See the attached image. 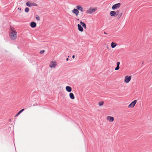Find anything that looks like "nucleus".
Wrapping results in <instances>:
<instances>
[{
	"instance_id": "f257e3e1",
	"label": "nucleus",
	"mask_w": 152,
	"mask_h": 152,
	"mask_svg": "<svg viewBox=\"0 0 152 152\" xmlns=\"http://www.w3.org/2000/svg\"><path fill=\"white\" fill-rule=\"evenodd\" d=\"M9 37L12 40H16L17 37V32L14 27L10 26L9 31Z\"/></svg>"
},
{
	"instance_id": "f03ea898",
	"label": "nucleus",
	"mask_w": 152,
	"mask_h": 152,
	"mask_svg": "<svg viewBox=\"0 0 152 152\" xmlns=\"http://www.w3.org/2000/svg\"><path fill=\"white\" fill-rule=\"evenodd\" d=\"M79 10L81 12L84 11V9L81 5H77L76 6V8H74L72 11V12L76 17H77L79 15Z\"/></svg>"
},
{
	"instance_id": "7ed1b4c3",
	"label": "nucleus",
	"mask_w": 152,
	"mask_h": 152,
	"mask_svg": "<svg viewBox=\"0 0 152 152\" xmlns=\"http://www.w3.org/2000/svg\"><path fill=\"white\" fill-rule=\"evenodd\" d=\"M57 65V62L55 61H53L50 62L49 65V67L51 68H55Z\"/></svg>"
},
{
	"instance_id": "20e7f679",
	"label": "nucleus",
	"mask_w": 152,
	"mask_h": 152,
	"mask_svg": "<svg viewBox=\"0 0 152 152\" xmlns=\"http://www.w3.org/2000/svg\"><path fill=\"white\" fill-rule=\"evenodd\" d=\"M97 10V8H92L91 7L86 10V13L87 14H91L93 13L94 12Z\"/></svg>"
},
{
	"instance_id": "39448f33",
	"label": "nucleus",
	"mask_w": 152,
	"mask_h": 152,
	"mask_svg": "<svg viewBox=\"0 0 152 152\" xmlns=\"http://www.w3.org/2000/svg\"><path fill=\"white\" fill-rule=\"evenodd\" d=\"M132 78L131 76H126L124 77V82L126 83H129Z\"/></svg>"
},
{
	"instance_id": "423d86ee",
	"label": "nucleus",
	"mask_w": 152,
	"mask_h": 152,
	"mask_svg": "<svg viewBox=\"0 0 152 152\" xmlns=\"http://www.w3.org/2000/svg\"><path fill=\"white\" fill-rule=\"evenodd\" d=\"M26 5L27 6L29 7L37 6V4H36L35 3L32 2L31 1L27 2L26 3Z\"/></svg>"
},
{
	"instance_id": "0eeeda50",
	"label": "nucleus",
	"mask_w": 152,
	"mask_h": 152,
	"mask_svg": "<svg viewBox=\"0 0 152 152\" xmlns=\"http://www.w3.org/2000/svg\"><path fill=\"white\" fill-rule=\"evenodd\" d=\"M119 11H111L110 12V15L111 17H116L118 15V13L119 12Z\"/></svg>"
},
{
	"instance_id": "6e6552de",
	"label": "nucleus",
	"mask_w": 152,
	"mask_h": 152,
	"mask_svg": "<svg viewBox=\"0 0 152 152\" xmlns=\"http://www.w3.org/2000/svg\"><path fill=\"white\" fill-rule=\"evenodd\" d=\"M121 4L120 3H118L113 5L112 7V9L113 10H115L116 9L119 8L121 6Z\"/></svg>"
},
{
	"instance_id": "1a4fd4ad",
	"label": "nucleus",
	"mask_w": 152,
	"mask_h": 152,
	"mask_svg": "<svg viewBox=\"0 0 152 152\" xmlns=\"http://www.w3.org/2000/svg\"><path fill=\"white\" fill-rule=\"evenodd\" d=\"M137 100H134L128 106V107L129 108H133L135 105V104L137 103Z\"/></svg>"
},
{
	"instance_id": "9d476101",
	"label": "nucleus",
	"mask_w": 152,
	"mask_h": 152,
	"mask_svg": "<svg viewBox=\"0 0 152 152\" xmlns=\"http://www.w3.org/2000/svg\"><path fill=\"white\" fill-rule=\"evenodd\" d=\"M107 119L109 121L112 122L114 121V118L112 116H108L107 117Z\"/></svg>"
},
{
	"instance_id": "9b49d317",
	"label": "nucleus",
	"mask_w": 152,
	"mask_h": 152,
	"mask_svg": "<svg viewBox=\"0 0 152 152\" xmlns=\"http://www.w3.org/2000/svg\"><path fill=\"white\" fill-rule=\"evenodd\" d=\"M37 24L34 22H32L30 23L31 26L33 28L35 27L36 26Z\"/></svg>"
},
{
	"instance_id": "f8f14e48",
	"label": "nucleus",
	"mask_w": 152,
	"mask_h": 152,
	"mask_svg": "<svg viewBox=\"0 0 152 152\" xmlns=\"http://www.w3.org/2000/svg\"><path fill=\"white\" fill-rule=\"evenodd\" d=\"M66 89L67 92H71L72 90L71 87L69 86H66Z\"/></svg>"
},
{
	"instance_id": "ddd939ff",
	"label": "nucleus",
	"mask_w": 152,
	"mask_h": 152,
	"mask_svg": "<svg viewBox=\"0 0 152 152\" xmlns=\"http://www.w3.org/2000/svg\"><path fill=\"white\" fill-rule=\"evenodd\" d=\"M77 27H78V30L81 32H82L83 31V28L80 25L78 24L77 25Z\"/></svg>"
},
{
	"instance_id": "4468645a",
	"label": "nucleus",
	"mask_w": 152,
	"mask_h": 152,
	"mask_svg": "<svg viewBox=\"0 0 152 152\" xmlns=\"http://www.w3.org/2000/svg\"><path fill=\"white\" fill-rule=\"evenodd\" d=\"M120 64V62H118L117 63V66L115 68V70H118L120 69L119 65Z\"/></svg>"
},
{
	"instance_id": "2eb2a0df",
	"label": "nucleus",
	"mask_w": 152,
	"mask_h": 152,
	"mask_svg": "<svg viewBox=\"0 0 152 152\" xmlns=\"http://www.w3.org/2000/svg\"><path fill=\"white\" fill-rule=\"evenodd\" d=\"M70 98L72 99H74L75 98L74 94L72 93H70L69 94Z\"/></svg>"
},
{
	"instance_id": "dca6fc26",
	"label": "nucleus",
	"mask_w": 152,
	"mask_h": 152,
	"mask_svg": "<svg viewBox=\"0 0 152 152\" xmlns=\"http://www.w3.org/2000/svg\"><path fill=\"white\" fill-rule=\"evenodd\" d=\"M80 23L85 29L86 28V25L84 23L82 22V21H80Z\"/></svg>"
},
{
	"instance_id": "f3484780",
	"label": "nucleus",
	"mask_w": 152,
	"mask_h": 152,
	"mask_svg": "<svg viewBox=\"0 0 152 152\" xmlns=\"http://www.w3.org/2000/svg\"><path fill=\"white\" fill-rule=\"evenodd\" d=\"M116 45L117 44L113 42H112L111 44V46L112 48H114L116 46Z\"/></svg>"
},
{
	"instance_id": "a211bd4d",
	"label": "nucleus",
	"mask_w": 152,
	"mask_h": 152,
	"mask_svg": "<svg viewBox=\"0 0 152 152\" xmlns=\"http://www.w3.org/2000/svg\"><path fill=\"white\" fill-rule=\"evenodd\" d=\"M104 102L103 101H100L99 102L98 105L99 106H102L104 104Z\"/></svg>"
},
{
	"instance_id": "6ab92c4d",
	"label": "nucleus",
	"mask_w": 152,
	"mask_h": 152,
	"mask_svg": "<svg viewBox=\"0 0 152 152\" xmlns=\"http://www.w3.org/2000/svg\"><path fill=\"white\" fill-rule=\"evenodd\" d=\"M25 11L26 12H28L29 11V8L28 7H26L25 9Z\"/></svg>"
},
{
	"instance_id": "aec40b11",
	"label": "nucleus",
	"mask_w": 152,
	"mask_h": 152,
	"mask_svg": "<svg viewBox=\"0 0 152 152\" xmlns=\"http://www.w3.org/2000/svg\"><path fill=\"white\" fill-rule=\"evenodd\" d=\"M123 15V13L122 12L118 16V18H120Z\"/></svg>"
},
{
	"instance_id": "412c9836",
	"label": "nucleus",
	"mask_w": 152,
	"mask_h": 152,
	"mask_svg": "<svg viewBox=\"0 0 152 152\" xmlns=\"http://www.w3.org/2000/svg\"><path fill=\"white\" fill-rule=\"evenodd\" d=\"M36 19L37 20H40L39 17L37 15L36 17Z\"/></svg>"
},
{
	"instance_id": "4be33fe9",
	"label": "nucleus",
	"mask_w": 152,
	"mask_h": 152,
	"mask_svg": "<svg viewBox=\"0 0 152 152\" xmlns=\"http://www.w3.org/2000/svg\"><path fill=\"white\" fill-rule=\"evenodd\" d=\"M45 52V51L44 50H41L40 52V53L41 54H43Z\"/></svg>"
},
{
	"instance_id": "5701e85b",
	"label": "nucleus",
	"mask_w": 152,
	"mask_h": 152,
	"mask_svg": "<svg viewBox=\"0 0 152 152\" xmlns=\"http://www.w3.org/2000/svg\"><path fill=\"white\" fill-rule=\"evenodd\" d=\"M24 110V109H23L21 110L19 112L20 113H21Z\"/></svg>"
},
{
	"instance_id": "b1692460",
	"label": "nucleus",
	"mask_w": 152,
	"mask_h": 152,
	"mask_svg": "<svg viewBox=\"0 0 152 152\" xmlns=\"http://www.w3.org/2000/svg\"><path fill=\"white\" fill-rule=\"evenodd\" d=\"M75 57V56L74 55H73L72 56V58H74Z\"/></svg>"
},
{
	"instance_id": "393cba45",
	"label": "nucleus",
	"mask_w": 152,
	"mask_h": 152,
	"mask_svg": "<svg viewBox=\"0 0 152 152\" xmlns=\"http://www.w3.org/2000/svg\"><path fill=\"white\" fill-rule=\"evenodd\" d=\"M18 114H17V115H16L15 116V117H17L18 116Z\"/></svg>"
},
{
	"instance_id": "a878e982",
	"label": "nucleus",
	"mask_w": 152,
	"mask_h": 152,
	"mask_svg": "<svg viewBox=\"0 0 152 152\" xmlns=\"http://www.w3.org/2000/svg\"><path fill=\"white\" fill-rule=\"evenodd\" d=\"M68 60H69L68 58H67L66 59V61H68Z\"/></svg>"
},
{
	"instance_id": "bb28decb",
	"label": "nucleus",
	"mask_w": 152,
	"mask_h": 152,
	"mask_svg": "<svg viewBox=\"0 0 152 152\" xmlns=\"http://www.w3.org/2000/svg\"><path fill=\"white\" fill-rule=\"evenodd\" d=\"M18 115H19L20 114V113L19 112L18 113Z\"/></svg>"
},
{
	"instance_id": "cd10ccee",
	"label": "nucleus",
	"mask_w": 152,
	"mask_h": 152,
	"mask_svg": "<svg viewBox=\"0 0 152 152\" xmlns=\"http://www.w3.org/2000/svg\"><path fill=\"white\" fill-rule=\"evenodd\" d=\"M18 9L19 10H21V8H18Z\"/></svg>"
},
{
	"instance_id": "c85d7f7f",
	"label": "nucleus",
	"mask_w": 152,
	"mask_h": 152,
	"mask_svg": "<svg viewBox=\"0 0 152 152\" xmlns=\"http://www.w3.org/2000/svg\"><path fill=\"white\" fill-rule=\"evenodd\" d=\"M104 33L105 34H106V33H105V32H104Z\"/></svg>"
},
{
	"instance_id": "c756f323",
	"label": "nucleus",
	"mask_w": 152,
	"mask_h": 152,
	"mask_svg": "<svg viewBox=\"0 0 152 152\" xmlns=\"http://www.w3.org/2000/svg\"><path fill=\"white\" fill-rule=\"evenodd\" d=\"M104 33L105 34H106V33H105V32H104Z\"/></svg>"
}]
</instances>
